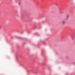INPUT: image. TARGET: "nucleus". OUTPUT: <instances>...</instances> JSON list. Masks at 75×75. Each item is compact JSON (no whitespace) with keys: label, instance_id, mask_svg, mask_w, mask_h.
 Segmentation results:
<instances>
[{"label":"nucleus","instance_id":"1","mask_svg":"<svg viewBox=\"0 0 75 75\" xmlns=\"http://www.w3.org/2000/svg\"><path fill=\"white\" fill-rule=\"evenodd\" d=\"M62 24H65V22L64 21H62Z\"/></svg>","mask_w":75,"mask_h":75},{"label":"nucleus","instance_id":"2","mask_svg":"<svg viewBox=\"0 0 75 75\" xmlns=\"http://www.w3.org/2000/svg\"><path fill=\"white\" fill-rule=\"evenodd\" d=\"M71 40H74V37H72L71 38Z\"/></svg>","mask_w":75,"mask_h":75},{"label":"nucleus","instance_id":"3","mask_svg":"<svg viewBox=\"0 0 75 75\" xmlns=\"http://www.w3.org/2000/svg\"><path fill=\"white\" fill-rule=\"evenodd\" d=\"M69 15H67L66 16L67 18H69Z\"/></svg>","mask_w":75,"mask_h":75},{"label":"nucleus","instance_id":"4","mask_svg":"<svg viewBox=\"0 0 75 75\" xmlns=\"http://www.w3.org/2000/svg\"><path fill=\"white\" fill-rule=\"evenodd\" d=\"M60 14H63V12L62 11H60Z\"/></svg>","mask_w":75,"mask_h":75},{"label":"nucleus","instance_id":"5","mask_svg":"<svg viewBox=\"0 0 75 75\" xmlns=\"http://www.w3.org/2000/svg\"><path fill=\"white\" fill-rule=\"evenodd\" d=\"M19 4H21V2H19L18 3Z\"/></svg>","mask_w":75,"mask_h":75},{"label":"nucleus","instance_id":"6","mask_svg":"<svg viewBox=\"0 0 75 75\" xmlns=\"http://www.w3.org/2000/svg\"><path fill=\"white\" fill-rule=\"evenodd\" d=\"M66 59H68V58L69 57L68 56H66Z\"/></svg>","mask_w":75,"mask_h":75},{"label":"nucleus","instance_id":"7","mask_svg":"<svg viewBox=\"0 0 75 75\" xmlns=\"http://www.w3.org/2000/svg\"><path fill=\"white\" fill-rule=\"evenodd\" d=\"M55 5H57V4H55Z\"/></svg>","mask_w":75,"mask_h":75}]
</instances>
